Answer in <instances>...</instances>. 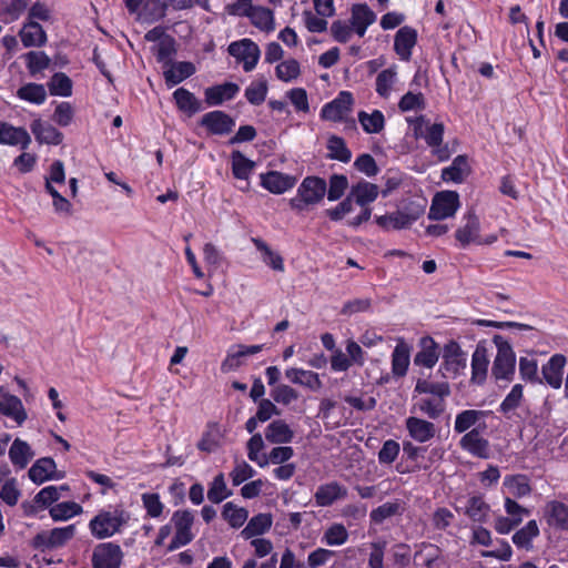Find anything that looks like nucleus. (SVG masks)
Wrapping results in <instances>:
<instances>
[{
  "label": "nucleus",
  "instance_id": "obj_1",
  "mask_svg": "<svg viewBox=\"0 0 568 568\" xmlns=\"http://www.w3.org/2000/svg\"><path fill=\"white\" fill-rule=\"evenodd\" d=\"M414 394L425 396L414 402L412 412L425 415L429 419H437L446 409V398L450 395V386L446 381L434 382L429 377H423L417 379Z\"/></svg>",
  "mask_w": 568,
  "mask_h": 568
},
{
  "label": "nucleus",
  "instance_id": "obj_2",
  "mask_svg": "<svg viewBox=\"0 0 568 568\" xmlns=\"http://www.w3.org/2000/svg\"><path fill=\"white\" fill-rule=\"evenodd\" d=\"M130 519V515L120 508L102 510L89 524L91 534L98 539H104L119 532Z\"/></svg>",
  "mask_w": 568,
  "mask_h": 568
},
{
  "label": "nucleus",
  "instance_id": "obj_3",
  "mask_svg": "<svg viewBox=\"0 0 568 568\" xmlns=\"http://www.w3.org/2000/svg\"><path fill=\"white\" fill-rule=\"evenodd\" d=\"M497 347L491 374L496 379L510 381L515 374L516 355L510 344L501 336L495 335L493 338Z\"/></svg>",
  "mask_w": 568,
  "mask_h": 568
},
{
  "label": "nucleus",
  "instance_id": "obj_4",
  "mask_svg": "<svg viewBox=\"0 0 568 568\" xmlns=\"http://www.w3.org/2000/svg\"><path fill=\"white\" fill-rule=\"evenodd\" d=\"M326 193V182L316 176L304 179L298 187V195L291 200V206L302 211L310 204L318 203Z\"/></svg>",
  "mask_w": 568,
  "mask_h": 568
},
{
  "label": "nucleus",
  "instance_id": "obj_5",
  "mask_svg": "<svg viewBox=\"0 0 568 568\" xmlns=\"http://www.w3.org/2000/svg\"><path fill=\"white\" fill-rule=\"evenodd\" d=\"M466 367V356L458 343L452 341L444 347L439 372L445 378L456 377Z\"/></svg>",
  "mask_w": 568,
  "mask_h": 568
},
{
  "label": "nucleus",
  "instance_id": "obj_6",
  "mask_svg": "<svg viewBox=\"0 0 568 568\" xmlns=\"http://www.w3.org/2000/svg\"><path fill=\"white\" fill-rule=\"evenodd\" d=\"M172 521L175 527V535L168 547L169 551L185 546L193 539L191 527L194 521V516L190 510L175 511L172 516Z\"/></svg>",
  "mask_w": 568,
  "mask_h": 568
},
{
  "label": "nucleus",
  "instance_id": "obj_7",
  "mask_svg": "<svg viewBox=\"0 0 568 568\" xmlns=\"http://www.w3.org/2000/svg\"><path fill=\"white\" fill-rule=\"evenodd\" d=\"M459 206V196L455 191L437 193L432 202L428 219L439 221L453 216Z\"/></svg>",
  "mask_w": 568,
  "mask_h": 568
},
{
  "label": "nucleus",
  "instance_id": "obj_8",
  "mask_svg": "<svg viewBox=\"0 0 568 568\" xmlns=\"http://www.w3.org/2000/svg\"><path fill=\"white\" fill-rule=\"evenodd\" d=\"M122 560L123 551L113 542L99 544L92 554L93 568H120Z\"/></svg>",
  "mask_w": 568,
  "mask_h": 568
},
{
  "label": "nucleus",
  "instance_id": "obj_9",
  "mask_svg": "<svg viewBox=\"0 0 568 568\" xmlns=\"http://www.w3.org/2000/svg\"><path fill=\"white\" fill-rule=\"evenodd\" d=\"M353 105V94L348 91H342L333 101L323 106L321 115L324 120L341 122L347 119Z\"/></svg>",
  "mask_w": 568,
  "mask_h": 568
},
{
  "label": "nucleus",
  "instance_id": "obj_10",
  "mask_svg": "<svg viewBox=\"0 0 568 568\" xmlns=\"http://www.w3.org/2000/svg\"><path fill=\"white\" fill-rule=\"evenodd\" d=\"M227 51L239 62L243 63L245 72L252 71L260 59V49L257 44L250 39L232 42L229 45Z\"/></svg>",
  "mask_w": 568,
  "mask_h": 568
},
{
  "label": "nucleus",
  "instance_id": "obj_11",
  "mask_svg": "<svg viewBox=\"0 0 568 568\" xmlns=\"http://www.w3.org/2000/svg\"><path fill=\"white\" fill-rule=\"evenodd\" d=\"M200 124L211 134L225 135L233 131L235 121L225 112L215 110L205 113L201 118Z\"/></svg>",
  "mask_w": 568,
  "mask_h": 568
},
{
  "label": "nucleus",
  "instance_id": "obj_12",
  "mask_svg": "<svg viewBox=\"0 0 568 568\" xmlns=\"http://www.w3.org/2000/svg\"><path fill=\"white\" fill-rule=\"evenodd\" d=\"M0 413L13 419L18 425H22L28 415L21 399L0 388Z\"/></svg>",
  "mask_w": 568,
  "mask_h": 568
},
{
  "label": "nucleus",
  "instance_id": "obj_13",
  "mask_svg": "<svg viewBox=\"0 0 568 568\" xmlns=\"http://www.w3.org/2000/svg\"><path fill=\"white\" fill-rule=\"evenodd\" d=\"M31 136L23 126H14L8 122L0 121V144L17 146L22 150L29 148Z\"/></svg>",
  "mask_w": 568,
  "mask_h": 568
},
{
  "label": "nucleus",
  "instance_id": "obj_14",
  "mask_svg": "<svg viewBox=\"0 0 568 568\" xmlns=\"http://www.w3.org/2000/svg\"><path fill=\"white\" fill-rule=\"evenodd\" d=\"M417 43V31L408 26L402 27L395 34L394 50L403 61H409L412 50Z\"/></svg>",
  "mask_w": 568,
  "mask_h": 568
},
{
  "label": "nucleus",
  "instance_id": "obj_15",
  "mask_svg": "<svg viewBox=\"0 0 568 568\" xmlns=\"http://www.w3.org/2000/svg\"><path fill=\"white\" fill-rule=\"evenodd\" d=\"M405 427L409 436L417 443H426L436 435V426L434 423L416 416L406 418Z\"/></svg>",
  "mask_w": 568,
  "mask_h": 568
},
{
  "label": "nucleus",
  "instance_id": "obj_16",
  "mask_svg": "<svg viewBox=\"0 0 568 568\" xmlns=\"http://www.w3.org/2000/svg\"><path fill=\"white\" fill-rule=\"evenodd\" d=\"M567 359L562 354H555L541 367L544 381L552 388L558 389L562 384V374Z\"/></svg>",
  "mask_w": 568,
  "mask_h": 568
},
{
  "label": "nucleus",
  "instance_id": "obj_17",
  "mask_svg": "<svg viewBox=\"0 0 568 568\" xmlns=\"http://www.w3.org/2000/svg\"><path fill=\"white\" fill-rule=\"evenodd\" d=\"M459 446L470 453L471 455L479 458H487L489 444L488 440L485 439L480 433L474 428L464 434V436L459 440Z\"/></svg>",
  "mask_w": 568,
  "mask_h": 568
},
{
  "label": "nucleus",
  "instance_id": "obj_18",
  "mask_svg": "<svg viewBox=\"0 0 568 568\" xmlns=\"http://www.w3.org/2000/svg\"><path fill=\"white\" fill-rule=\"evenodd\" d=\"M296 183V179L288 174H283L277 171H270L261 174V184L266 190L275 194H282L292 189Z\"/></svg>",
  "mask_w": 568,
  "mask_h": 568
},
{
  "label": "nucleus",
  "instance_id": "obj_19",
  "mask_svg": "<svg viewBox=\"0 0 568 568\" xmlns=\"http://www.w3.org/2000/svg\"><path fill=\"white\" fill-rule=\"evenodd\" d=\"M419 216V213H405L402 211H396L390 214H385L381 216H376V223L382 229L389 230H402L412 225Z\"/></svg>",
  "mask_w": 568,
  "mask_h": 568
},
{
  "label": "nucleus",
  "instance_id": "obj_20",
  "mask_svg": "<svg viewBox=\"0 0 568 568\" xmlns=\"http://www.w3.org/2000/svg\"><path fill=\"white\" fill-rule=\"evenodd\" d=\"M168 68L163 71L165 83L172 88L195 73L192 62H166Z\"/></svg>",
  "mask_w": 568,
  "mask_h": 568
},
{
  "label": "nucleus",
  "instance_id": "obj_21",
  "mask_svg": "<svg viewBox=\"0 0 568 568\" xmlns=\"http://www.w3.org/2000/svg\"><path fill=\"white\" fill-rule=\"evenodd\" d=\"M239 91L240 87L233 82L213 85L204 91L205 102L209 105H221L224 101L232 100Z\"/></svg>",
  "mask_w": 568,
  "mask_h": 568
},
{
  "label": "nucleus",
  "instance_id": "obj_22",
  "mask_svg": "<svg viewBox=\"0 0 568 568\" xmlns=\"http://www.w3.org/2000/svg\"><path fill=\"white\" fill-rule=\"evenodd\" d=\"M376 20V14L365 3L354 4L352 8L351 23L355 32L359 37H364L368 26L373 24Z\"/></svg>",
  "mask_w": 568,
  "mask_h": 568
},
{
  "label": "nucleus",
  "instance_id": "obj_23",
  "mask_svg": "<svg viewBox=\"0 0 568 568\" xmlns=\"http://www.w3.org/2000/svg\"><path fill=\"white\" fill-rule=\"evenodd\" d=\"M347 496V489L339 485L337 481H332L321 485L315 495V501L318 506L326 507L332 505L337 499H343Z\"/></svg>",
  "mask_w": 568,
  "mask_h": 568
},
{
  "label": "nucleus",
  "instance_id": "obj_24",
  "mask_svg": "<svg viewBox=\"0 0 568 568\" xmlns=\"http://www.w3.org/2000/svg\"><path fill=\"white\" fill-rule=\"evenodd\" d=\"M545 517L549 526L561 530H568V506L564 503L551 500L545 506Z\"/></svg>",
  "mask_w": 568,
  "mask_h": 568
},
{
  "label": "nucleus",
  "instance_id": "obj_25",
  "mask_svg": "<svg viewBox=\"0 0 568 568\" xmlns=\"http://www.w3.org/2000/svg\"><path fill=\"white\" fill-rule=\"evenodd\" d=\"M285 377L293 384L304 386L313 392L322 388L323 384L317 373L302 368H288Z\"/></svg>",
  "mask_w": 568,
  "mask_h": 568
},
{
  "label": "nucleus",
  "instance_id": "obj_26",
  "mask_svg": "<svg viewBox=\"0 0 568 568\" xmlns=\"http://www.w3.org/2000/svg\"><path fill=\"white\" fill-rule=\"evenodd\" d=\"M31 131L39 143L58 145L62 142L63 134L58 131L53 125L34 120L31 123Z\"/></svg>",
  "mask_w": 568,
  "mask_h": 568
},
{
  "label": "nucleus",
  "instance_id": "obj_27",
  "mask_svg": "<svg viewBox=\"0 0 568 568\" xmlns=\"http://www.w3.org/2000/svg\"><path fill=\"white\" fill-rule=\"evenodd\" d=\"M470 174V166L466 155H458L453 163L442 171L445 182L462 183Z\"/></svg>",
  "mask_w": 568,
  "mask_h": 568
},
{
  "label": "nucleus",
  "instance_id": "obj_28",
  "mask_svg": "<svg viewBox=\"0 0 568 568\" xmlns=\"http://www.w3.org/2000/svg\"><path fill=\"white\" fill-rule=\"evenodd\" d=\"M489 359L487 349L484 345L478 344L471 356V381L481 384L487 376Z\"/></svg>",
  "mask_w": 568,
  "mask_h": 568
},
{
  "label": "nucleus",
  "instance_id": "obj_29",
  "mask_svg": "<svg viewBox=\"0 0 568 568\" xmlns=\"http://www.w3.org/2000/svg\"><path fill=\"white\" fill-rule=\"evenodd\" d=\"M19 36L26 48L41 47L47 42V34L43 28L34 21L26 23L20 30Z\"/></svg>",
  "mask_w": 568,
  "mask_h": 568
},
{
  "label": "nucleus",
  "instance_id": "obj_30",
  "mask_svg": "<svg viewBox=\"0 0 568 568\" xmlns=\"http://www.w3.org/2000/svg\"><path fill=\"white\" fill-rule=\"evenodd\" d=\"M479 227L480 223L478 217L474 213H469L466 216V224L456 231V240L463 247L469 245L470 243L477 244L479 237Z\"/></svg>",
  "mask_w": 568,
  "mask_h": 568
},
{
  "label": "nucleus",
  "instance_id": "obj_31",
  "mask_svg": "<svg viewBox=\"0 0 568 568\" xmlns=\"http://www.w3.org/2000/svg\"><path fill=\"white\" fill-rule=\"evenodd\" d=\"M294 437V432L282 419L273 420L265 429V438L272 444H287Z\"/></svg>",
  "mask_w": 568,
  "mask_h": 568
},
{
  "label": "nucleus",
  "instance_id": "obj_32",
  "mask_svg": "<svg viewBox=\"0 0 568 568\" xmlns=\"http://www.w3.org/2000/svg\"><path fill=\"white\" fill-rule=\"evenodd\" d=\"M55 468L57 466L52 458H40L29 469V478L36 484H42L53 478Z\"/></svg>",
  "mask_w": 568,
  "mask_h": 568
},
{
  "label": "nucleus",
  "instance_id": "obj_33",
  "mask_svg": "<svg viewBox=\"0 0 568 568\" xmlns=\"http://www.w3.org/2000/svg\"><path fill=\"white\" fill-rule=\"evenodd\" d=\"M378 193L379 189L376 184L362 181L352 187L349 195L358 205L367 206L377 199Z\"/></svg>",
  "mask_w": 568,
  "mask_h": 568
},
{
  "label": "nucleus",
  "instance_id": "obj_34",
  "mask_svg": "<svg viewBox=\"0 0 568 568\" xmlns=\"http://www.w3.org/2000/svg\"><path fill=\"white\" fill-rule=\"evenodd\" d=\"M33 456L34 453L27 442L20 438H16L13 440L9 449V458L14 466L23 469L33 458Z\"/></svg>",
  "mask_w": 568,
  "mask_h": 568
},
{
  "label": "nucleus",
  "instance_id": "obj_35",
  "mask_svg": "<svg viewBox=\"0 0 568 568\" xmlns=\"http://www.w3.org/2000/svg\"><path fill=\"white\" fill-rule=\"evenodd\" d=\"M439 353L438 346L433 338H424L422 349L415 355L414 364L432 368L438 361Z\"/></svg>",
  "mask_w": 568,
  "mask_h": 568
},
{
  "label": "nucleus",
  "instance_id": "obj_36",
  "mask_svg": "<svg viewBox=\"0 0 568 568\" xmlns=\"http://www.w3.org/2000/svg\"><path fill=\"white\" fill-rule=\"evenodd\" d=\"M173 99L180 111L192 115L201 110V102L196 97L184 88H179L173 92Z\"/></svg>",
  "mask_w": 568,
  "mask_h": 568
},
{
  "label": "nucleus",
  "instance_id": "obj_37",
  "mask_svg": "<svg viewBox=\"0 0 568 568\" xmlns=\"http://www.w3.org/2000/svg\"><path fill=\"white\" fill-rule=\"evenodd\" d=\"M271 526L272 516L270 514H258L250 519L245 528L241 531V535L245 539H251L264 534Z\"/></svg>",
  "mask_w": 568,
  "mask_h": 568
},
{
  "label": "nucleus",
  "instance_id": "obj_38",
  "mask_svg": "<svg viewBox=\"0 0 568 568\" xmlns=\"http://www.w3.org/2000/svg\"><path fill=\"white\" fill-rule=\"evenodd\" d=\"M504 487L515 498H523L531 493V486L526 475H509L504 479Z\"/></svg>",
  "mask_w": 568,
  "mask_h": 568
},
{
  "label": "nucleus",
  "instance_id": "obj_39",
  "mask_svg": "<svg viewBox=\"0 0 568 568\" xmlns=\"http://www.w3.org/2000/svg\"><path fill=\"white\" fill-rule=\"evenodd\" d=\"M488 412L466 409L456 415L454 429L458 434L466 433L470 427L475 426L477 422L485 418Z\"/></svg>",
  "mask_w": 568,
  "mask_h": 568
},
{
  "label": "nucleus",
  "instance_id": "obj_40",
  "mask_svg": "<svg viewBox=\"0 0 568 568\" xmlns=\"http://www.w3.org/2000/svg\"><path fill=\"white\" fill-rule=\"evenodd\" d=\"M464 514L474 521H484L489 511V505L481 496L470 497L463 509Z\"/></svg>",
  "mask_w": 568,
  "mask_h": 568
},
{
  "label": "nucleus",
  "instance_id": "obj_41",
  "mask_svg": "<svg viewBox=\"0 0 568 568\" xmlns=\"http://www.w3.org/2000/svg\"><path fill=\"white\" fill-rule=\"evenodd\" d=\"M358 122L366 133H379L384 129L385 118L378 110H375L372 113L361 111L358 113Z\"/></svg>",
  "mask_w": 568,
  "mask_h": 568
},
{
  "label": "nucleus",
  "instance_id": "obj_42",
  "mask_svg": "<svg viewBox=\"0 0 568 568\" xmlns=\"http://www.w3.org/2000/svg\"><path fill=\"white\" fill-rule=\"evenodd\" d=\"M17 97L30 103L42 104L47 99V91L43 84L31 82L20 87Z\"/></svg>",
  "mask_w": 568,
  "mask_h": 568
},
{
  "label": "nucleus",
  "instance_id": "obj_43",
  "mask_svg": "<svg viewBox=\"0 0 568 568\" xmlns=\"http://www.w3.org/2000/svg\"><path fill=\"white\" fill-rule=\"evenodd\" d=\"M255 247L263 254V262L274 271L284 272V262L280 254L271 250V247L261 239L252 237Z\"/></svg>",
  "mask_w": 568,
  "mask_h": 568
},
{
  "label": "nucleus",
  "instance_id": "obj_44",
  "mask_svg": "<svg viewBox=\"0 0 568 568\" xmlns=\"http://www.w3.org/2000/svg\"><path fill=\"white\" fill-rule=\"evenodd\" d=\"M409 365L408 347L400 343L396 345L392 354V372L394 375L402 377L407 373Z\"/></svg>",
  "mask_w": 568,
  "mask_h": 568
},
{
  "label": "nucleus",
  "instance_id": "obj_45",
  "mask_svg": "<svg viewBox=\"0 0 568 568\" xmlns=\"http://www.w3.org/2000/svg\"><path fill=\"white\" fill-rule=\"evenodd\" d=\"M539 535V527L536 520H529L526 526L516 531L513 536V542L525 549H530L531 540Z\"/></svg>",
  "mask_w": 568,
  "mask_h": 568
},
{
  "label": "nucleus",
  "instance_id": "obj_46",
  "mask_svg": "<svg viewBox=\"0 0 568 568\" xmlns=\"http://www.w3.org/2000/svg\"><path fill=\"white\" fill-rule=\"evenodd\" d=\"M231 158L234 176L236 179L247 180L255 166V162L248 160L240 151H233Z\"/></svg>",
  "mask_w": 568,
  "mask_h": 568
},
{
  "label": "nucleus",
  "instance_id": "obj_47",
  "mask_svg": "<svg viewBox=\"0 0 568 568\" xmlns=\"http://www.w3.org/2000/svg\"><path fill=\"white\" fill-rule=\"evenodd\" d=\"M328 156L333 160H337L344 163L351 161L352 152L346 146L345 141L336 135H332L327 141Z\"/></svg>",
  "mask_w": 568,
  "mask_h": 568
},
{
  "label": "nucleus",
  "instance_id": "obj_48",
  "mask_svg": "<svg viewBox=\"0 0 568 568\" xmlns=\"http://www.w3.org/2000/svg\"><path fill=\"white\" fill-rule=\"evenodd\" d=\"M49 91L52 95L70 97L72 94V81L62 73H54L48 82Z\"/></svg>",
  "mask_w": 568,
  "mask_h": 568
},
{
  "label": "nucleus",
  "instance_id": "obj_49",
  "mask_svg": "<svg viewBox=\"0 0 568 568\" xmlns=\"http://www.w3.org/2000/svg\"><path fill=\"white\" fill-rule=\"evenodd\" d=\"M523 398V386L520 384L514 385L509 394L501 402L499 412L503 413L507 418H510V414L520 406Z\"/></svg>",
  "mask_w": 568,
  "mask_h": 568
},
{
  "label": "nucleus",
  "instance_id": "obj_50",
  "mask_svg": "<svg viewBox=\"0 0 568 568\" xmlns=\"http://www.w3.org/2000/svg\"><path fill=\"white\" fill-rule=\"evenodd\" d=\"M50 516L54 521L68 520L82 513V507L74 501H63L50 508Z\"/></svg>",
  "mask_w": 568,
  "mask_h": 568
},
{
  "label": "nucleus",
  "instance_id": "obj_51",
  "mask_svg": "<svg viewBox=\"0 0 568 568\" xmlns=\"http://www.w3.org/2000/svg\"><path fill=\"white\" fill-rule=\"evenodd\" d=\"M248 18L252 23L261 30L271 31L274 29L273 12L267 8L254 7L250 12Z\"/></svg>",
  "mask_w": 568,
  "mask_h": 568
},
{
  "label": "nucleus",
  "instance_id": "obj_52",
  "mask_svg": "<svg viewBox=\"0 0 568 568\" xmlns=\"http://www.w3.org/2000/svg\"><path fill=\"white\" fill-rule=\"evenodd\" d=\"M68 486L62 485L60 487L47 486L42 488L33 498L34 504H38L41 508L49 507L61 497V490H68Z\"/></svg>",
  "mask_w": 568,
  "mask_h": 568
},
{
  "label": "nucleus",
  "instance_id": "obj_53",
  "mask_svg": "<svg viewBox=\"0 0 568 568\" xmlns=\"http://www.w3.org/2000/svg\"><path fill=\"white\" fill-rule=\"evenodd\" d=\"M348 539V532L344 525L342 524H333L329 526L324 535L323 541L327 546H341L345 544Z\"/></svg>",
  "mask_w": 568,
  "mask_h": 568
},
{
  "label": "nucleus",
  "instance_id": "obj_54",
  "mask_svg": "<svg viewBox=\"0 0 568 568\" xmlns=\"http://www.w3.org/2000/svg\"><path fill=\"white\" fill-rule=\"evenodd\" d=\"M222 516L233 528H239L246 521L248 513L244 508L235 507L232 503H226Z\"/></svg>",
  "mask_w": 568,
  "mask_h": 568
},
{
  "label": "nucleus",
  "instance_id": "obj_55",
  "mask_svg": "<svg viewBox=\"0 0 568 568\" xmlns=\"http://www.w3.org/2000/svg\"><path fill=\"white\" fill-rule=\"evenodd\" d=\"M276 77L284 82L292 81L298 78L301 73L300 63L295 59H287L280 64H277Z\"/></svg>",
  "mask_w": 568,
  "mask_h": 568
},
{
  "label": "nucleus",
  "instance_id": "obj_56",
  "mask_svg": "<svg viewBox=\"0 0 568 568\" xmlns=\"http://www.w3.org/2000/svg\"><path fill=\"white\" fill-rule=\"evenodd\" d=\"M267 93V83L265 80L252 82L245 89V98L253 105H260L265 101Z\"/></svg>",
  "mask_w": 568,
  "mask_h": 568
},
{
  "label": "nucleus",
  "instance_id": "obj_57",
  "mask_svg": "<svg viewBox=\"0 0 568 568\" xmlns=\"http://www.w3.org/2000/svg\"><path fill=\"white\" fill-rule=\"evenodd\" d=\"M519 373L524 381L530 383H541L542 379L538 376V364L535 358L520 357Z\"/></svg>",
  "mask_w": 568,
  "mask_h": 568
},
{
  "label": "nucleus",
  "instance_id": "obj_58",
  "mask_svg": "<svg viewBox=\"0 0 568 568\" xmlns=\"http://www.w3.org/2000/svg\"><path fill=\"white\" fill-rule=\"evenodd\" d=\"M395 79L396 71L394 69H385L379 72L376 78V92L383 98H388Z\"/></svg>",
  "mask_w": 568,
  "mask_h": 568
},
{
  "label": "nucleus",
  "instance_id": "obj_59",
  "mask_svg": "<svg viewBox=\"0 0 568 568\" xmlns=\"http://www.w3.org/2000/svg\"><path fill=\"white\" fill-rule=\"evenodd\" d=\"M50 532V539L49 544L51 545L52 549L62 547L64 544H67L70 539H72L75 535V526L69 525L65 527L60 528H53Z\"/></svg>",
  "mask_w": 568,
  "mask_h": 568
},
{
  "label": "nucleus",
  "instance_id": "obj_60",
  "mask_svg": "<svg viewBox=\"0 0 568 568\" xmlns=\"http://www.w3.org/2000/svg\"><path fill=\"white\" fill-rule=\"evenodd\" d=\"M271 396L278 404L290 405L298 398V393L288 385L280 384L271 390Z\"/></svg>",
  "mask_w": 568,
  "mask_h": 568
},
{
  "label": "nucleus",
  "instance_id": "obj_61",
  "mask_svg": "<svg viewBox=\"0 0 568 568\" xmlns=\"http://www.w3.org/2000/svg\"><path fill=\"white\" fill-rule=\"evenodd\" d=\"M50 58L41 51H30L27 53V67L33 75L50 65Z\"/></svg>",
  "mask_w": 568,
  "mask_h": 568
},
{
  "label": "nucleus",
  "instance_id": "obj_62",
  "mask_svg": "<svg viewBox=\"0 0 568 568\" xmlns=\"http://www.w3.org/2000/svg\"><path fill=\"white\" fill-rule=\"evenodd\" d=\"M348 187V180L345 175L334 174L329 179V187L327 191V199L329 201H336L341 199Z\"/></svg>",
  "mask_w": 568,
  "mask_h": 568
},
{
  "label": "nucleus",
  "instance_id": "obj_63",
  "mask_svg": "<svg viewBox=\"0 0 568 568\" xmlns=\"http://www.w3.org/2000/svg\"><path fill=\"white\" fill-rule=\"evenodd\" d=\"M425 106V98L422 92L413 93L407 92L402 97L398 103V108L402 112L414 111L418 109H424Z\"/></svg>",
  "mask_w": 568,
  "mask_h": 568
},
{
  "label": "nucleus",
  "instance_id": "obj_64",
  "mask_svg": "<svg viewBox=\"0 0 568 568\" xmlns=\"http://www.w3.org/2000/svg\"><path fill=\"white\" fill-rule=\"evenodd\" d=\"M230 494L226 491V484L224 480L223 474L217 475L209 491H207V498L210 501L214 504H219L222 500H224Z\"/></svg>",
  "mask_w": 568,
  "mask_h": 568
}]
</instances>
